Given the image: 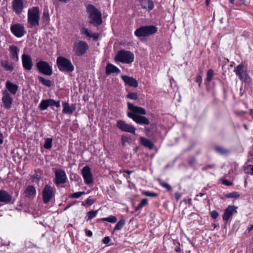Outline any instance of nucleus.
<instances>
[{
    "mask_svg": "<svg viewBox=\"0 0 253 253\" xmlns=\"http://www.w3.org/2000/svg\"><path fill=\"white\" fill-rule=\"evenodd\" d=\"M127 104L128 109L130 111L127 113L128 117L139 125H149L150 124L149 119L143 116L146 114V111L143 108L135 106L130 102H128Z\"/></svg>",
    "mask_w": 253,
    "mask_h": 253,
    "instance_id": "f257e3e1",
    "label": "nucleus"
},
{
    "mask_svg": "<svg viewBox=\"0 0 253 253\" xmlns=\"http://www.w3.org/2000/svg\"><path fill=\"white\" fill-rule=\"evenodd\" d=\"M86 10L88 14L89 23L94 26H98L102 24V14L96 7L91 4L86 6Z\"/></svg>",
    "mask_w": 253,
    "mask_h": 253,
    "instance_id": "f03ea898",
    "label": "nucleus"
},
{
    "mask_svg": "<svg viewBox=\"0 0 253 253\" xmlns=\"http://www.w3.org/2000/svg\"><path fill=\"white\" fill-rule=\"evenodd\" d=\"M40 11L37 6L32 7L28 11L27 28H32L40 25Z\"/></svg>",
    "mask_w": 253,
    "mask_h": 253,
    "instance_id": "7ed1b4c3",
    "label": "nucleus"
},
{
    "mask_svg": "<svg viewBox=\"0 0 253 253\" xmlns=\"http://www.w3.org/2000/svg\"><path fill=\"white\" fill-rule=\"evenodd\" d=\"M56 64L59 70L62 72L70 73L74 69V67L71 61L63 56L57 57Z\"/></svg>",
    "mask_w": 253,
    "mask_h": 253,
    "instance_id": "20e7f679",
    "label": "nucleus"
},
{
    "mask_svg": "<svg viewBox=\"0 0 253 253\" xmlns=\"http://www.w3.org/2000/svg\"><path fill=\"white\" fill-rule=\"evenodd\" d=\"M134 54L130 51L121 50L118 52L115 60L123 63L130 64L134 61Z\"/></svg>",
    "mask_w": 253,
    "mask_h": 253,
    "instance_id": "39448f33",
    "label": "nucleus"
},
{
    "mask_svg": "<svg viewBox=\"0 0 253 253\" xmlns=\"http://www.w3.org/2000/svg\"><path fill=\"white\" fill-rule=\"evenodd\" d=\"M157 28L153 25L142 26L134 32L136 36L138 37H147L156 33Z\"/></svg>",
    "mask_w": 253,
    "mask_h": 253,
    "instance_id": "423d86ee",
    "label": "nucleus"
},
{
    "mask_svg": "<svg viewBox=\"0 0 253 253\" xmlns=\"http://www.w3.org/2000/svg\"><path fill=\"white\" fill-rule=\"evenodd\" d=\"M36 66L39 72L44 75L51 76L53 73L52 67L45 61H39Z\"/></svg>",
    "mask_w": 253,
    "mask_h": 253,
    "instance_id": "0eeeda50",
    "label": "nucleus"
},
{
    "mask_svg": "<svg viewBox=\"0 0 253 253\" xmlns=\"http://www.w3.org/2000/svg\"><path fill=\"white\" fill-rule=\"evenodd\" d=\"M54 188L47 184L45 185L42 192V196L44 204H47L54 197Z\"/></svg>",
    "mask_w": 253,
    "mask_h": 253,
    "instance_id": "6e6552de",
    "label": "nucleus"
},
{
    "mask_svg": "<svg viewBox=\"0 0 253 253\" xmlns=\"http://www.w3.org/2000/svg\"><path fill=\"white\" fill-rule=\"evenodd\" d=\"M234 71L242 81L247 83L250 82L251 79L246 71L244 70V65L242 64H239L235 67Z\"/></svg>",
    "mask_w": 253,
    "mask_h": 253,
    "instance_id": "1a4fd4ad",
    "label": "nucleus"
},
{
    "mask_svg": "<svg viewBox=\"0 0 253 253\" xmlns=\"http://www.w3.org/2000/svg\"><path fill=\"white\" fill-rule=\"evenodd\" d=\"M11 32L17 38L22 37L26 33L24 26L20 23L13 24L10 27Z\"/></svg>",
    "mask_w": 253,
    "mask_h": 253,
    "instance_id": "9d476101",
    "label": "nucleus"
},
{
    "mask_svg": "<svg viewBox=\"0 0 253 253\" xmlns=\"http://www.w3.org/2000/svg\"><path fill=\"white\" fill-rule=\"evenodd\" d=\"M82 174L86 184L90 185L93 183V177L88 166H85L83 169Z\"/></svg>",
    "mask_w": 253,
    "mask_h": 253,
    "instance_id": "9b49d317",
    "label": "nucleus"
},
{
    "mask_svg": "<svg viewBox=\"0 0 253 253\" xmlns=\"http://www.w3.org/2000/svg\"><path fill=\"white\" fill-rule=\"evenodd\" d=\"M117 127L122 131L135 134L136 128L123 120H119L117 123Z\"/></svg>",
    "mask_w": 253,
    "mask_h": 253,
    "instance_id": "f8f14e48",
    "label": "nucleus"
},
{
    "mask_svg": "<svg viewBox=\"0 0 253 253\" xmlns=\"http://www.w3.org/2000/svg\"><path fill=\"white\" fill-rule=\"evenodd\" d=\"M55 106L57 108L59 107L60 106V101H56L52 99L42 100L41 102L39 107L41 110L43 111L47 109L49 106Z\"/></svg>",
    "mask_w": 253,
    "mask_h": 253,
    "instance_id": "ddd939ff",
    "label": "nucleus"
},
{
    "mask_svg": "<svg viewBox=\"0 0 253 253\" xmlns=\"http://www.w3.org/2000/svg\"><path fill=\"white\" fill-rule=\"evenodd\" d=\"M1 100L6 109L8 110L11 108L13 99L11 94L6 90L2 91Z\"/></svg>",
    "mask_w": 253,
    "mask_h": 253,
    "instance_id": "4468645a",
    "label": "nucleus"
},
{
    "mask_svg": "<svg viewBox=\"0 0 253 253\" xmlns=\"http://www.w3.org/2000/svg\"><path fill=\"white\" fill-rule=\"evenodd\" d=\"M24 4L23 0H13L12 9L16 15L21 14L24 9Z\"/></svg>",
    "mask_w": 253,
    "mask_h": 253,
    "instance_id": "2eb2a0df",
    "label": "nucleus"
},
{
    "mask_svg": "<svg viewBox=\"0 0 253 253\" xmlns=\"http://www.w3.org/2000/svg\"><path fill=\"white\" fill-rule=\"evenodd\" d=\"M55 178L54 179V183L59 185L60 184L64 183L67 179L66 174L64 170L58 169L55 172Z\"/></svg>",
    "mask_w": 253,
    "mask_h": 253,
    "instance_id": "dca6fc26",
    "label": "nucleus"
},
{
    "mask_svg": "<svg viewBox=\"0 0 253 253\" xmlns=\"http://www.w3.org/2000/svg\"><path fill=\"white\" fill-rule=\"evenodd\" d=\"M238 207L235 206H229L225 210L222 218L223 221L227 222L235 213H237Z\"/></svg>",
    "mask_w": 253,
    "mask_h": 253,
    "instance_id": "f3484780",
    "label": "nucleus"
},
{
    "mask_svg": "<svg viewBox=\"0 0 253 253\" xmlns=\"http://www.w3.org/2000/svg\"><path fill=\"white\" fill-rule=\"evenodd\" d=\"M21 58L23 68L26 70H31L33 65L31 56L24 53L22 54Z\"/></svg>",
    "mask_w": 253,
    "mask_h": 253,
    "instance_id": "a211bd4d",
    "label": "nucleus"
},
{
    "mask_svg": "<svg viewBox=\"0 0 253 253\" xmlns=\"http://www.w3.org/2000/svg\"><path fill=\"white\" fill-rule=\"evenodd\" d=\"M121 78L125 83V85H128L134 88L138 87V83L137 81L133 77L126 75H122Z\"/></svg>",
    "mask_w": 253,
    "mask_h": 253,
    "instance_id": "6ab92c4d",
    "label": "nucleus"
},
{
    "mask_svg": "<svg viewBox=\"0 0 253 253\" xmlns=\"http://www.w3.org/2000/svg\"><path fill=\"white\" fill-rule=\"evenodd\" d=\"M10 58L14 61L17 62L19 60V48L15 45H11L9 46Z\"/></svg>",
    "mask_w": 253,
    "mask_h": 253,
    "instance_id": "aec40b11",
    "label": "nucleus"
},
{
    "mask_svg": "<svg viewBox=\"0 0 253 253\" xmlns=\"http://www.w3.org/2000/svg\"><path fill=\"white\" fill-rule=\"evenodd\" d=\"M120 72L121 70L116 66L110 63L107 64L105 68V73L107 75L114 73L118 74L120 73Z\"/></svg>",
    "mask_w": 253,
    "mask_h": 253,
    "instance_id": "412c9836",
    "label": "nucleus"
},
{
    "mask_svg": "<svg viewBox=\"0 0 253 253\" xmlns=\"http://www.w3.org/2000/svg\"><path fill=\"white\" fill-rule=\"evenodd\" d=\"M12 200L11 196L6 191L0 190V202L9 203Z\"/></svg>",
    "mask_w": 253,
    "mask_h": 253,
    "instance_id": "4be33fe9",
    "label": "nucleus"
},
{
    "mask_svg": "<svg viewBox=\"0 0 253 253\" xmlns=\"http://www.w3.org/2000/svg\"><path fill=\"white\" fill-rule=\"evenodd\" d=\"M140 5L143 9L148 11L152 10L154 7V3L152 0H141Z\"/></svg>",
    "mask_w": 253,
    "mask_h": 253,
    "instance_id": "5701e85b",
    "label": "nucleus"
},
{
    "mask_svg": "<svg viewBox=\"0 0 253 253\" xmlns=\"http://www.w3.org/2000/svg\"><path fill=\"white\" fill-rule=\"evenodd\" d=\"M36 194V190L33 186H28L24 191L25 197L29 198H33Z\"/></svg>",
    "mask_w": 253,
    "mask_h": 253,
    "instance_id": "b1692460",
    "label": "nucleus"
},
{
    "mask_svg": "<svg viewBox=\"0 0 253 253\" xmlns=\"http://www.w3.org/2000/svg\"><path fill=\"white\" fill-rule=\"evenodd\" d=\"M82 33L85 35L87 37L92 38L93 40H97L99 38V34L96 33H92L90 30L86 28H83Z\"/></svg>",
    "mask_w": 253,
    "mask_h": 253,
    "instance_id": "393cba45",
    "label": "nucleus"
},
{
    "mask_svg": "<svg viewBox=\"0 0 253 253\" xmlns=\"http://www.w3.org/2000/svg\"><path fill=\"white\" fill-rule=\"evenodd\" d=\"M0 65L6 71L12 72L14 69L13 63L7 59L1 60Z\"/></svg>",
    "mask_w": 253,
    "mask_h": 253,
    "instance_id": "a878e982",
    "label": "nucleus"
},
{
    "mask_svg": "<svg viewBox=\"0 0 253 253\" xmlns=\"http://www.w3.org/2000/svg\"><path fill=\"white\" fill-rule=\"evenodd\" d=\"M5 86L7 90L13 95L16 93L18 89L17 85L14 84L9 81L6 82Z\"/></svg>",
    "mask_w": 253,
    "mask_h": 253,
    "instance_id": "bb28decb",
    "label": "nucleus"
},
{
    "mask_svg": "<svg viewBox=\"0 0 253 253\" xmlns=\"http://www.w3.org/2000/svg\"><path fill=\"white\" fill-rule=\"evenodd\" d=\"M62 105L63 107L62 112L64 114H71L73 113L75 110L74 106H70L69 103L66 102H63Z\"/></svg>",
    "mask_w": 253,
    "mask_h": 253,
    "instance_id": "cd10ccee",
    "label": "nucleus"
},
{
    "mask_svg": "<svg viewBox=\"0 0 253 253\" xmlns=\"http://www.w3.org/2000/svg\"><path fill=\"white\" fill-rule=\"evenodd\" d=\"M140 143L144 147L149 148V149H152L154 147V144L151 141L147 138L143 137H140L139 138Z\"/></svg>",
    "mask_w": 253,
    "mask_h": 253,
    "instance_id": "c85d7f7f",
    "label": "nucleus"
},
{
    "mask_svg": "<svg viewBox=\"0 0 253 253\" xmlns=\"http://www.w3.org/2000/svg\"><path fill=\"white\" fill-rule=\"evenodd\" d=\"M122 145L125 148L126 144H130L132 142L131 138L127 135L123 134L121 137Z\"/></svg>",
    "mask_w": 253,
    "mask_h": 253,
    "instance_id": "c756f323",
    "label": "nucleus"
},
{
    "mask_svg": "<svg viewBox=\"0 0 253 253\" xmlns=\"http://www.w3.org/2000/svg\"><path fill=\"white\" fill-rule=\"evenodd\" d=\"M88 49V45L86 42L80 41V55L84 54Z\"/></svg>",
    "mask_w": 253,
    "mask_h": 253,
    "instance_id": "7c9ffc66",
    "label": "nucleus"
},
{
    "mask_svg": "<svg viewBox=\"0 0 253 253\" xmlns=\"http://www.w3.org/2000/svg\"><path fill=\"white\" fill-rule=\"evenodd\" d=\"M215 151L220 155H227L229 153V151L221 146H215L214 147Z\"/></svg>",
    "mask_w": 253,
    "mask_h": 253,
    "instance_id": "2f4dec72",
    "label": "nucleus"
},
{
    "mask_svg": "<svg viewBox=\"0 0 253 253\" xmlns=\"http://www.w3.org/2000/svg\"><path fill=\"white\" fill-rule=\"evenodd\" d=\"M38 79L40 82L46 86L50 87L52 85V82L49 80L46 79L42 76H39Z\"/></svg>",
    "mask_w": 253,
    "mask_h": 253,
    "instance_id": "473e14b6",
    "label": "nucleus"
},
{
    "mask_svg": "<svg viewBox=\"0 0 253 253\" xmlns=\"http://www.w3.org/2000/svg\"><path fill=\"white\" fill-rule=\"evenodd\" d=\"M100 221H107L110 223H115L117 221V218L116 216L110 215L108 217L102 218L100 219Z\"/></svg>",
    "mask_w": 253,
    "mask_h": 253,
    "instance_id": "72a5a7b5",
    "label": "nucleus"
},
{
    "mask_svg": "<svg viewBox=\"0 0 253 253\" xmlns=\"http://www.w3.org/2000/svg\"><path fill=\"white\" fill-rule=\"evenodd\" d=\"M126 221L124 219H121L119 221L117 224L114 228L113 231L121 230L123 227L125 225Z\"/></svg>",
    "mask_w": 253,
    "mask_h": 253,
    "instance_id": "f704fd0d",
    "label": "nucleus"
},
{
    "mask_svg": "<svg viewBox=\"0 0 253 253\" xmlns=\"http://www.w3.org/2000/svg\"><path fill=\"white\" fill-rule=\"evenodd\" d=\"M94 203V200L91 197H89L84 201L82 202V205L85 207H88L92 205Z\"/></svg>",
    "mask_w": 253,
    "mask_h": 253,
    "instance_id": "c9c22d12",
    "label": "nucleus"
},
{
    "mask_svg": "<svg viewBox=\"0 0 253 253\" xmlns=\"http://www.w3.org/2000/svg\"><path fill=\"white\" fill-rule=\"evenodd\" d=\"M244 171L246 173L253 175V165H249L245 166Z\"/></svg>",
    "mask_w": 253,
    "mask_h": 253,
    "instance_id": "e433bc0d",
    "label": "nucleus"
},
{
    "mask_svg": "<svg viewBox=\"0 0 253 253\" xmlns=\"http://www.w3.org/2000/svg\"><path fill=\"white\" fill-rule=\"evenodd\" d=\"M52 139L51 138H46L45 140L44 147L45 149H50L52 147Z\"/></svg>",
    "mask_w": 253,
    "mask_h": 253,
    "instance_id": "4c0bfd02",
    "label": "nucleus"
},
{
    "mask_svg": "<svg viewBox=\"0 0 253 253\" xmlns=\"http://www.w3.org/2000/svg\"><path fill=\"white\" fill-rule=\"evenodd\" d=\"M148 203V200L147 199H143L138 205L135 208V211H138L141 209L142 207L146 206Z\"/></svg>",
    "mask_w": 253,
    "mask_h": 253,
    "instance_id": "58836bf2",
    "label": "nucleus"
},
{
    "mask_svg": "<svg viewBox=\"0 0 253 253\" xmlns=\"http://www.w3.org/2000/svg\"><path fill=\"white\" fill-rule=\"evenodd\" d=\"M97 213V211H91L87 213V220H90L95 217Z\"/></svg>",
    "mask_w": 253,
    "mask_h": 253,
    "instance_id": "ea45409f",
    "label": "nucleus"
},
{
    "mask_svg": "<svg viewBox=\"0 0 253 253\" xmlns=\"http://www.w3.org/2000/svg\"><path fill=\"white\" fill-rule=\"evenodd\" d=\"M126 97L127 98L136 100L138 98V95L135 92H129L126 95Z\"/></svg>",
    "mask_w": 253,
    "mask_h": 253,
    "instance_id": "a19ab883",
    "label": "nucleus"
},
{
    "mask_svg": "<svg viewBox=\"0 0 253 253\" xmlns=\"http://www.w3.org/2000/svg\"><path fill=\"white\" fill-rule=\"evenodd\" d=\"M240 195L237 192H233L229 193L226 195V197L228 198H238L240 197Z\"/></svg>",
    "mask_w": 253,
    "mask_h": 253,
    "instance_id": "79ce46f5",
    "label": "nucleus"
},
{
    "mask_svg": "<svg viewBox=\"0 0 253 253\" xmlns=\"http://www.w3.org/2000/svg\"><path fill=\"white\" fill-rule=\"evenodd\" d=\"M213 75H214L213 70L212 69H209L207 73V81L208 82H210L211 80L212 77L213 76Z\"/></svg>",
    "mask_w": 253,
    "mask_h": 253,
    "instance_id": "37998d69",
    "label": "nucleus"
},
{
    "mask_svg": "<svg viewBox=\"0 0 253 253\" xmlns=\"http://www.w3.org/2000/svg\"><path fill=\"white\" fill-rule=\"evenodd\" d=\"M231 171L232 172H236L238 169V164L235 162L231 164Z\"/></svg>",
    "mask_w": 253,
    "mask_h": 253,
    "instance_id": "c03bdc74",
    "label": "nucleus"
},
{
    "mask_svg": "<svg viewBox=\"0 0 253 253\" xmlns=\"http://www.w3.org/2000/svg\"><path fill=\"white\" fill-rule=\"evenodd\" d=\"M42 18L44 20L47 21L49 20V15L47 10H44L42 14Z\"/></svg>",
    "mask_w": 253,
    "mask_h": 253,
    "instance_id": "a18cd8bd",
    "label": "nucleus"
},
{
    "mask_svg": "<svg viewBox=\"0 0 253 253\" xmlns=\"http://www.w3.org/2000/svg\"><path fill=\"white\" fill-rule=\"evenodd\" d=\"M143 194L146 196L155 197L158 196V194L156 193L150 192L149 191H145L143 192Z\"/></svg>",
    "mask_w": 253,
    "mask_h": 253,
    "instance_id": "49530a36",
    "label": "nucleus"
},
{
    "mask_svg": "<svg viewBox=\"0 0 253 253\" xmlns=\"http://www.w3.org/2000/svg\"><path fill=\"white\" fill-rule=\"evenodd\" d=\"M160 185L163 187L166 188L168 190L170 191L171 189V187L168 183L162 182H160Z\"/></svg>",
    "mask_w": 253,
    "mask_h": 253,
    "instance_id": "de8ad7c7",
    "label": "nucleus"
},
{
    "mask_svg": "<svg viewBox=\"0 0 253 253\" xmlns=\"http://www.w3.org/2000/svg\"><path fill=\"white\" fill-rule=\"evenodd\" d=\"M196 159L194 157H190L188 159V164L191 166H194L196 163Z\"/></svg>",
    "mask_w": 253,
    "mask_h": 253,
    "instance_id": "09e8293b",
    "label": "nucleus"
},
{
    "mask_svg": "<svg viewBox=\"0 0 253 253\" xmlns=\"http://www.w3.org/2000/svg\"><path fill=\"white\" fill-rule=\"evenodd\" d=\"M211 216L213 218V219H216L218 217V216H219V214L217 212V211L215 210H214V211H212L211 212Z\"/></svg>",
    "mask_w": 253,
    "mask_h": 253,
    "instance_id": "8fccbe9b",
    "label": "nucleus"
},
{
    "mask_svg": "<svg viewBox=\"0 0 253 253\" xmlns=\"http://www.w3.org/2000/svg\"><path fill=\"white\" fill-rule=\"evenodd\" d=\"M222 183L227 186H231L233 184L232 182L229 181L227 179H223L222 180Z\"/></svg>",
    "mask_w": 253,
    "mask_h": 253,
    "instance_id": "3c124183",
    "label": "nucleus"
},
{
    "mask_svg": "<svg viewBox=\"0 0 253 253\" xmlns=\"http://www.w3.org/2000/svg\"><path fill=\"white\" fill-rule=\"evenodd\" d=\"M110 238L108 236H107V237H105L103 240V243L105 244H108L110 241Z\"/></svg>",
    "mask_w": 253,
    "mask_h": 253,
    "instance_id": "603ef678",
    "label": "nucleus"
},
{
    "mask_svg": "<svg viewBox=\"0 0 253 253\" xmlns=\"http://www.w3.org/2000/svg\"><path fill=\"white\" fill-rule=\"evenodd\" d=\"M69 197L72 198H79V192L72 194Z\"/></svg>",
    "mask_w": 253,
    "mask_h": 253,
    "instance_id": "864d4df0",
    "label": "nucleus"
},
{
    "mask_svg": "<svg viewBox=\"0 0 253 253\" xmlns=\"http://www.w3.org/2000/svg\"><path fill=\"white\" fill-rule=\"evenodd\" d=\"M174 196H175V198L176 201H179V199L181 197V194L179 193H178V192L175 193Z\"/></svg>",
    "mask_w": 253,
    "mask_h": 253,
    "instance_id": "5fc2aeb1",
    "label": "nucleus"
},
{
    "mask_svg": "<svg viewBox=\"0 0 253 253\" xmlns=\"http://www.w3.org/2000/svg\"><path fill=\"white\" fill-rule=\"evenodd\" d=\"M74 51H75L76 54L78 56L79 55V45L77 44L75 45Z\"/></svg>",
    "mask_w": 253,
    "mask_h": 253,
    "instance_id": "6e6d98bb",
    "label": "nucleus"
},
{
    "mask_svg": "<svg viewBox=\"0 0 253 253\" xmlns=\"http://www.w3.org/2000/svg\"><path fill=\"white\" fill-rule=\"evenodd\" d=\"M196 81L197 83H198L199 85H200V84H201L202 83V79L201 76H199L197 77Z\"/></svg>",
    "mask_w": 253,
    "mask_h": 253,
    "instance_id": "4d7b16f0",
    "label": "nucleus"
},
{
    "mask_svg": "<svg viewBox=\"0 0 253 253\" xmlns=\"http://www.w3.org/2000/svg\"><path fill=\"white\" fill-rule=\"evenodd\" d=\"M214 166H214V165H213H213H209L207 166H206V167H205V168H204L203 169L204 170H207V169H211V168H214Z\"/></svg>",
    "mask_w": 253,
    "mask_h": 253,
    "instance_id": "13d9d810",
    "label": "nucleus"
},
{
    "mask_svg": "<svg viewBox=\"0 0 253 253\" xmlns=\"http://www.w3.org/2000/svg\"><path fill=\"white\" fill-rule=\"evenodd\" d=\"M86 235V236L88 237H91L92 235V233L90 230H87L85 231Z\"/></svg>",
    "mask_w": 253,
    "mask_h": 253,
    "instance_id": "bf43d9fd",
    "label": "nucleus"
},
{
    "mask_svg": "<svg viewBox=\"0 0 253 253\" xmlns=\"http://www.w3.org/2000/svg\"><path fill=\"white\" fill-rule=\"evenodd\" d=\"M253 230V224L249 226L248 227L247 230H248V232H250Z\"/></svg>",
    "mask_w": 253,
    "mask_h": 253,
    "instance_id": "052dcab7",
    "label": "nucleus"
},
{
    "mask_svg": "<svg viewBox=\"0 0 253 253\" xmlns=\"http://www.w3.org/2000/svg\"><path fill=\"white\" fill-rule=\"evenodd\" d=\"M70 151L72 153H76V152L78 153V150H76V151H74V148H73V146L72 145L71 146Z\"/></svg>",
    "mask_w": 253,
    "mask_h": 253,
    "instance_id": "680f3d73",
    "label": "nucleus"
},
{
    "mask_svg": "<svg viewBox=\"0 0 253 253\" xmlns=\"http://www.w3.org/2000/svg\"><path fill=\"white\" fill-rule=\"evenodd\" d=\"M144 131L146 133H147L151 131V129L149 128H145Z\"/></svg>",
    "mask_w": 253,
    "mask_h": 253,
    "instance_id": "e2e57ef3",
    "label": "nucleus"
},
{
    "mask_svg": "<svg viewBox=\"0 0 253 253\" xmlns=\"http://www.w3.org/2000/svg\"><path fill=\"white\" fill-rule=\"evenodd\" d=\"M59 1L64 2V3H67L69 2L70 0H58Z\"/></svg>",
    "mask_w": 253,
    "mask_h": 253,
    "instance_id": "0e129e2a",
    "label": "nucleus"
},
{
    "mask_svg": "<svg viewBox=\"0 0 253 253\" xmlns=\"http://www.w3.org/2000/svg\"><path fill=\"white\" fill-rule=\"evenodd\" d=\"M180 248H179V247H176L175 248V252H176L178 253V252H180Z\"/></svg>",
    "mask_w": 253,
    "mask_h": 253,
    "instance_id": "69168bd1",
    "label": "nucleus"
},
{
    "mask_svg": "<svg viewBox=\"0 0 253 253\" xmlns=\"http://www.w3.org/2000/svg\"><path fill=\"white\" fill-rule=\"evenodd\" d=\"M250 115L252 116V117H253V109H251L250 110Z\"/></svg>",
    "mask_w": 253,
    "mask_h": 253,
    "instance_id": "338daca9",
    "label": "nucleus"
},
{
    "mask_svg": "<svg viewBox=\"0 0 253 253\" xmlns=\"http://www.w3.org/2000/svg\"><path fill=\"white\" fill-rule=\"evenodd\" d=\"M204 195V193H200L199 194H198L196 195V196H203Z\"/></svg>",
    "mask_w": 253,
    "mask_h": 253,
    "instance_id": "774afa93",
    "label": "nucleus"
}]
</instances>
